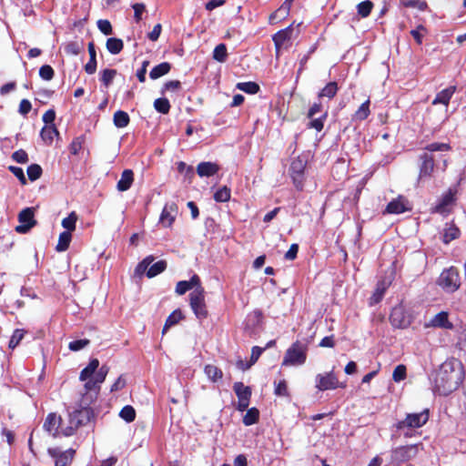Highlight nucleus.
I'll use <instances>...</instances> for the list:
<instances>
[{"mask_svg": "<svg viewBox=\"0 0 466 466\" xmlns=\"http://www.w3.org/2000/svg\"><path fill=\"white\" fill-rule=\"evenodd\" d=\"M259 411L256 408L247 409V412L243 417V423L246 426L255 424L258 420Z\"/></svg>", "mask_w": 466, "mask_h": 466, "instance_id": "obj_39", "label": "nucleus"}, {"mask_svg": "<svg viewBox=\"0 0 466 466\" xmlns=\"http://www.w3.org/2000/svg\"><path fill=\"white\" fill-rule=\"evenodd\" d=\"M455 91H456V86H449L448 88L441 90V92H439L436 95L434 100L432 101V104L433 105L442 104L445 106H448L450 100L452 97Z\"/></svg>", "mask_w": 466, "mask_h": 466, "instance_id": "obj_25", "label": "nucleus"}, {"mask_svg": "<svg viewBox=\"0 0 466 466\" xmlns=\"http://www.w3.org/2000/svg\"><path fill=\"white\" fill-rule=\"evenodd\" d=\"M12 158L17 163L22 164L26 163L28 161L27 153L23 149L15 151L12 155Z\"/></svg>", "mask_w": 466, "mask_h": 466, "instance_id": "obj_60", "label": "nucleus"}, {"mask_svg": "<svg viewBox=\"0 0 466 466\" xmlns=\"http://www.w3.org/2000/svg\"><path fill=\"white\" fill-rule=\"evenodd\" d=\"M233 390L238 399L237 409L239 411L246 410L249 405L251 389L248 386H245L242 382H235Z\"/></svg>", "mask_w": 466, "mask_h": 466, "instance_id": "obj_12", "label": "nucleus"}, {"mask_svg": "<svg viewBox=\"0 0 466 466\" xmlns=\"http://www.w3.org/2000/svg\"><path fill=\"white\" fill-rule=\"evenodd\" d=\"M25 335V330L17 329L14 331L10 340H9V348L15 349L20 341L23 339Z\"/></svg>", "mask_w": 466, "mask_h": 466, "instance_id": "obj_54", "label": "nucleus"}, {"mask_svg": "<svg viewBox=\"0 0 466 466\" xmlns=\"http://www.w3.org/2000/svg\"><path fill=\"white\" fill-rule=\"evenodd\" d=\"M85 381L86 383L84 385V388L86 392L84 394L82 401L84 404L87 405L94 400V398L96 397L100 390V386H98L93 379H88Z\"/></svg>", "mask_w": 466, "mask_h": 466, "instance_id": "obj_22", "label": "nucleus"}, {"mask_svg": "<svg viewBox=\"0 0 466 466\" xmlns=\"http://www.w3.org/2000/svg\"><path fill=\"white\" fill-rule=\"evenodd\" d=\"M406 378V367L402 364L398 365L392 373V379L395 382H400Z\"/></svg>", "mask_w": 466, "mask_h": 466, "instance_id": "obj_55", "label": "nucleus"}, {"mask_svg": "<svg viewBox=\"0 0 466 466\" xmlns=\"http://www.w3.org/2000/svg\"><path fill=\"white\" fill-rule=\"evenodd\" d=\"M177 214V207L176 203H167L163 208V210L160 214L159 223L164 228H169L175 221L176 216Z\"/></svg>", "mask_w": 466, "mask_h": 466, "instance_id": "obj_15", "label": "nucleus"}, {"mask_svg": "<svg viewBox=\"0 0 466 466\" xmlns=\"http://www.w3.org/2000/svg\"><path fill=\"white\" fill-rule=\"evenodd\" d=\"M197 288H202V286L199 277L194 274L189 280L178 281L176 286V292L178 295H184L188 290L196 289Z\"/></svg>", "mask_w": 466, "mask_h": 466, "instance_id": "obj_19", "label": "nucleus"}, {"mask_svg": "<svg viewBox=\"0 0 466 466\" xmlns=\"http://www.w3.org/2000/svg\"><path fill=\"white\" fill-rule=\"evenodd\" d=\"M89 343H90V340L87 339H76V340L71 341L68 345V348L72 351H78V350L84 349L85 347H86L87 345H89Z\"/></svg>", "mask_w": 466, "mask_h": 466, "instance_id": "obj_59", "label": "nucleus"}, {"mask_svg": "<svg viewBox=\"0 0 466 466\" xmlns=\"http://www.w3.org/2000/svg\"><path fill=\"white\" fill-rule=\"evenodd\" d=\"M439 285L447 292L456 291L461 286L459 270L454 267L443 270L439 278Z\"/></svg>", "mask_w": 466, "mask_h": 466, "instance_id": "obj_4", "label": "nucleus"}, {"mask_svg": "<svg viewBox=\"0 0 466 466\" xmlns=\"http://www.w3.org/2000/svg\"><path fill=\"white\" fill-rule=\"evenodd\" d=\"M400 3L406 8L417 9L421 12L428 8V4L423 0H400Z\"/></svg>", "mask_w": 466, "mask_h": 466, "instance_id": "obj_37", "label": "nucleus"}, {"mask_svg": "<svg viewBox=\"0 0 466 466\" xmlns=\"http://www.w3.org/2000/svg\"><path fill=\"white\" fill-rule=\"evenodd\" d=\"M134 181V173L131 169H125L122 174L121 177L117 182L116 188L119 191H127L130 188L132 183Z\"/></svg>", "mask_w": 466, "mask_h": 466, "instance_id": "obj_27", "label": "nucleus"}, {"mask_svg": "<svg viewBox=\"0 0 466 466\" xmlns=\"http://www.w3.org/2000/svg\"><path fill=\"white\" fill-rule=\"evenodd\" d=\"M89 61L85 66V71L88 75H93L96 70V52L94 42H89L88 46Z\"/></svg>", "mask_w": 466, "mask_h": 466, "instance_id": "obj_28", "label": "nucleus"}, {"mask_svg": "<svg viewBox=\"0 0 466 466\" xmlns=\"http://www.w3.org/2000/svg\"><path fill=\"white\" fill-rule=\"evenodd\" d=\"M464 379V369L456 359L446 360L436 371L433 390L440 395H449L456 390Z\"/></svg>", "mask_w": 466, "mask_h": 466, "instance_id": "obj_1", "label": "nucleus"}, {"mask_svg": "<svg viewBox=\"0 0 466 466\" xmlns=\"http://www.w3.org/2000/svg\"><path fill=\"white\" fill-rule=\"evenodd\" d=\"M408 204H409V202L404 197L399 196L397 198L392 199L387 205L385 213L401 214V213L409 210Z\"/></svg>", "mask_w": 466, "mask_h": 466, "instance_id": "obj_18", "label": "nucleus"}, {"mask_svg": "<svg viewBox=\"0 0 466 466\" xmlns=\"http://www.w3.org/2000/svg\"><path fill=\"white\" fill-rule=\"evenodd\" d=\"M307 359L306 348L299 341L293 343L286 351L283 366H300Z\"/></svg>", "mask_w": 466, "mask_h": 466, "instance_id": "obj_2", "label": "nucleus"}, {"mask_svg": "<svg viewBox=\"0 0 466 466\" xmlns=\"http://www.w3.org/2000/svg\"><path fill=\"white\" fill-rule=\"evenodd\" d=\"M421 164L420 167L419 173V183L421 182L425 177H430L434 169V159L428 153H424L420 157Z\"/></svg>", "mask_w": 466, "mask_h": 466, "instance_id": "obj_17", "label": "nucleus"}, {"mask_svg": "<svg viewBox=\"0 0 466 466\" xmlns=\"http://www.w3.org/2000/svg\"><path fill=\"white\" fill-rule=\"evenodd\" d=\"M84 49V44L82 42H69L65 46V52L67 55L77 56Z\"/></svg>", "mask_w": 466, "mask_h": 466, "instance_id": "obj_42", "label": "nucleus"}, {"mask_svg": "<svg viewBox=\"0 0 466 466\" xmlns=\"http://www.w3.org/2000/svg\"><path fill=\"white\" fill-rule=\"evenodd\" d=\"M35 213L32 208H26L18 214L19 225L15 228V230L19 234L27 233L35 224Z\"/></svg>", "mask_w": 466, "mask_h": 466, "instance_id": "obj_10", "label": "nucleus"}, {"mask_svg": "<svg viewBox=\"0 0 466 466\" xmlns=\"http://www.w3.org/2000/svg\"><path fill=\"white\" fill-rule=\"evenodd\" d=\"M459 233H460V231L457 228L450 227V228H446L445 232L443 234V241L445 243L451 242V240H453L459 237Z\"/></svg>", "mask_w": 466, "mask_h": 466, "instance_id": "obj_57", "label": "nucleus"}, {"mask_svg": "<svg viewBox=\"0 0 466 466\" xmlns=\"http://www.w3.org/2000/svg\"><path fill=\"white\" fill-rule=\"evenodd\" d=\"M71 239H72V235L70 232L63 231L62 233H60L59 238H58V242L56 247V251H58V252L66 251L69 248Z\"/></svg>", "mask_w": 466, "mask_h": 466, "instance_id": "obj_33", "label": "nucleus"}, {"mask_svg": "<svg viewBox=\"0 0 466 466\" xmlns=\"http://www.w3.org/2000/svg\"><path fill=\"white\" fill-rule=\"evenodd\" d=\"M373 8V3L370 0L363 1L357 5L358 14L365 18L370 15Z\"/></svg>", "mask_w": 466, "mask_h": 466, "instance_id": "obj_46", "label": "nucleus"}, {"mask_svg": "<svg viewBox=\"0 0 466 466\" xmlns=\"http://www.w3.org/2000/svg\"><path fill=\"white\" fill-rule=\"evenodd\" d=\"M450 149V146L445 143H431L426 147V150L430 152L446 151Z\"/></svg>", "mask_w": 466, "mask_h": 466, "instance_id": "obj_61", "label": "nucleus"}, {"mask_svg": "<svg viewBox=\"0 0 466 466\" xmlns=\"http://www.w3.org/2000/svg\"><path fill=\"white\" fill-rule=\"evenodd\" d=\"M48 453L56 459V466H66L72 461L75 451L69 449L66 451H61L57 448H50L48 449Z\"/></svg>", "mask_w": 466, "mask_h": 466, "instance_id": "obj_16", "label": "nucleus"}, {"mask_svg": "<svg viewBox=\"0 0 466 466\" xmlns=\"http://www.w3.org/2000/svg\"><path fill=\"white\" fill-rule=\"evenodd\" d=\"M328 112L324 111L322 112V115L319 117L317 118H311V121L309 123V127L310 128H314L317 131H321L324 127V121L327 118Z\"/></svg>", "mask_w": 466, "mask_h": 466, "instance_id": "obj_49", "label": "nucleus"}, {"mask_svg": "<svg viewBox=\"0 0 466 466\" xmlns=\"http://www.w3.org/2000/svg\"><path fill=\"white\" fill-rule=\"evenodd\" d=\"M130 118L127 112L118 110L114 114L113 122L118 128L126 127L129 124Z\"/></svg>", "mask_w": 466, "mask_h": 466, "instance_id": "obj_34", "label": "nucleus"}, {"mask_svg": "<svg viewBox=\"0 0 466 466\" xmlns=\"http://www.w3.org/2000/svg\"><path fill=\"white\" fill-rule=\"evenodd\" d=\"M108 371L109 368L106 365H103L102 367L96 370L92 379L96 382L98 386H100V384L105 381Z\"/></svg>", "mask_w": 466, "mask_h": 466, "instance_id": "obj_51", "label": "nucleus"}, {"mask_svg": "<svg viewBox=\"0 0 466 466\" xmlns=\"http://www.w3.org/2000/svg\"><path fill=\"white\" fill-rule=\"evenodd\" d=\"M167 268V263L166 261L164 260H159L157 262H156L155 264H153L149 268L148 270L147 271V276L148 278H154L156 277L157 275L160 274L161 272H163Z\"/></svg>", "mask_w": 466, "mask_h": 466, "instance_id": "obj_41", "label": "nucleus"}, {"mask_svg": "<svg viewBox=\"0 0 466 466\" xmlns=\"http://www.w3.org/2000/svg\"><path fill=\"white\" fill-rule=\"evenodd\" d=\"M123 41L119 38L111 37L106 41V49L112 55L119 54L123 49Z\"/></svg>", "mask_w": 466, "mask_h": 466, "instance_id": "obj_35", "label": "nucleus"}, {"mask_svg": "<svg viewBox=\"0 0 466 466\" xmlns=\"http://www.w3.org/2000/svg\"><path fill=\"white\" fill-rule=\"evenodd\" d=\"M155 109L162 114H167L170 109V104L167 98H157L154 102Z\"/></svg>", "mask_w": 466, "mask_h": 466, "instance_id": "obj_48", "label": "nucleus"}, {"mask_svg": "<svg viewBox=\"0 0 466 466\" xmlns=\"http://www.w3.org/2000/svg\"><path fill=\"white\" fill-rule=\"evenodd\" d=\"M219 167L217 164L212 162H201L197 167V173L199 177H211L214 176Z\"/></svg>", "mask_w": 466, "mask_h": 466, "instance_id": "obj_26", "label": "nucleus"}, {"mask_svg": "<svg viewBox=\"0 0 466 466\" xmlns=\"http://www.w3.org/2000/svg\"><path fill=\"white\" fill-rule=\"evenodd\" d=\"M98 367L99 360L97 359L91 360L88 365L80 372L79 380L81 381H85L88 379H92Z\"/></svg>", "mask_w": 466, "mask_h": 466, "instance_id": "obj_29", "label": "nucleus"}, {"mask_svg": "<svg viewBox=\"0 0 466 466\" xmlns=\"http://www.w3.org/2000/svg\"><path fill=\"white\" fill-rule=\"evenodd\" d=\"M344 383H339L333 370L324 374H318L316 376V388L319 390L324 391L328 390H335L337 388H344Z\"/></svg>", "mask_w": 466, "mask_h": 466, "instance_id": "obj_8", "label": "nucleus"}, {"mask_svg": "<svg viewBox=\"0 0 466 466\" xmlns=\"http://www.w3.org/2000/svg\"><path fill=\"white\" fill-rule=\"evenodd\" d=\"M76 220H77V216L76 214V212H71L68 217L65 218L63 220H62V226L63 228H65L66 230V231H68V232H72L76 229Z\"/></svg>", "mask_w": 466, "mask_h": 466, "instance_id": "obj_43", "label": "nucleus"}, {"mask_svg": "<svg viewBox=\"0 0 466 466\" xmlns=\"http://www.w3.org/2000/svg\"><path fill=\"white\" fill-rule=\"evenodd\" d=\"M338 92V85L336 82L328 83L319 93V98L327 97L329 99L333 98Z\"/></svg>", "mask_w": 466, "mask_h": 466, "instance_id": "obj_36", "label": "nucleus"}, {"mask_svg": "<svg viewBox=\"0 0 466 466\" xmlns=\"http://www.w3.org/2000/svg\"><path fill=\"white\" fill-rule=\"evenodd\" d=\"M230 198V189L227 187H223L218 189L214 194V199L217 202H227Z\"/></svg>", "mask_w": 466, "mask_h": 466, "instance_id": "obj_50", "label": "nucleus"}, {"mask_svg": "<svg viewBox=\"0 0 466 466\" xmlns=\"http://www.w3.org/2000/svg\"><path fill=\"white\" fill-rule=\"evenodd\" d=\"M291 5L292 2L290 0H285L284 3L280 5V7L270 15L269 23L276 24L285 19L289 14Z\"/></svg>", "mask_w": 466, "mask_h": 466, "instance_id": "obj_24", "label": "nucleus"}, {"mask_svg": "<svg viewBox=\"0 0 466 466\" xmlns=\"http://www.w3.org/2000/svg\"><path fill=\"white\" fill-rule=\"evenodd\" d=\"M9 170L18 178V180L23 184H26V178L24 174V170L21 167L10 166Z\"/></svg>", "mask_w": 466, "mask_h": 466, "instance_id": "obj_62", "label": "nucleus"}, {"mask_svg": "<svg viewBox=\"0 0 466 466\" xmlns=\"http://www.w3.org/2000/svg\"><path fill=\"white\" fill-rule=\"evenodd\" d=\"M228 51L225 44L218 45L213 51V58L218 62L223 63L227 60Z\"/></svg>", "mask_w": 466, "mask_h": 466, "instance_id": "obj_40", "label": "nucleus"}, {"mask_svg": "<svg viewBox=\"0 0 466 466\" xmlns=\"http://www.w3.org/2000/svg\"><path fill=\"white\" fill-rule=\"evenodd\" d=\"M171 66L167 62H163L152 68L149 76L152 79H157L170 71Z\"/></svg>", "mask_w": 466, "mask_h": 466, "instance_id": "obj_32", "label": "nucleus"}, {"mask_svg": "<svg viewBox=\"0 0 466 466\" xmlns=\"http://www.w3.org/2000/svg\"><path fill=\"white\" fill-rule=\"evenodd\" d=\"M190 307L194 311L196 317L199 319H205L208 316L206 309L204 289L197 288L190 295Z\"/></svg>", "mask_w": 466, "mask_h": 466, "instance_id": "obj_7", "label": "nucleus"}, {"mask_svg": "<svg viewBox=\"0 0 466 466\" xmlns=\"http://www.w3.org/2000/svg\"><path fill=\"white\" fill-rule=\"evenodd\" d=\"M116 75V71L115 69H105L101 73V82L107 87L112 83Z\"/></svg>", "mask_w": 466, "mask_h": 466, "instance_id": "obj_53", "label": "nucleus"}, {"mask_svg": "<svg viewBox=\"0 0 466 466\" xmlns=\"http://www.w3.org/2000/svg\"><path fill=\"white\" fill-rule=\"evenodd\" d=\"M42 175V168L37 164H32L27 167V176L31 181L38 179Z\"/></svg>", "mask_w": 466, "mask_h": 466, "instance_id": "obj_52", "label": "nucleus"}, {"mask_svg": "<svg viewBox=\"0 0 466 466\" xmlns=\"http://www.w3.org/2000/svg\"><path fill=\"white\" fill-rule=\"evenodd\" d=\"M119 416L125 421L132 422L136 419V410L132 406L127 405L122 408L119 412Z\"/></svg>", "mask_w": 466, "mask_h": 466, "instance_id": "obj_45", "label": "nucleus"}, {"mask_svg": "<svg viewBox=\"0 0 466 466\" xmlns=\"http://www.w3.org/2000/svg\"><path fill=\"white\" fill-rule=\"evenodd\" d=\"M153 256H147L145 258L136 268L135 271L137 275H142L149 267V265L153 262Z\"/></svg>", "mask_w": 466, "mask_h": 466, "instance_id": "obj_56", "label": "nucleus"}, {"mask_svg": "<svg viewBox=\"0 0 466 466\" xmlns=\"http://www.w3.org/2000/svg\"><path fill=\"white\" fill-rule=\"evenodd\" d=\"M54 69L48 65H44L39 69V76L44 80H51L54 77Z\"/></svg>", "mask_w": 466, "mask_h": 466, "instance_id": "obj_58", "label": "nucleus"}, {"mask_svg": "<svg viewBox=\"0 0 466 466\" xmlns=\"http://www.w3.org/2000/svg\"><path fill=\"white\" fill-rule=\"evenodd\" d=\"M82 148V139L81 137L75 138L70 146H69V151L72 155H77L79 151Z\"/></svg>", "mask_w": 466, "mask_h": 466, "instance_id": "obj_64", "label": "nucleus"}, {"mask_svg": "<svg viewBox=\"0 0 466 466\" xmlns=\"http://www.w3.org/2000/svg\"><path fill=\"white\" fill-rule=\"evenodd\" d=\"M370 113V100L368 99L362 103L355 112L354 118L358 120H364L369 116Z\"/></svg>", "mask_w": 466, "mask_h": 466, "instance_id": "obj_44", "label": "nucleus"}, {"mask_svg": "<svg viewBox=\"0 0 466 466\" xmlns=\"http://www.w3.org/2000/svg\"><path fill=\"white\" fill-rule=\"evenodd\" d=\"M430 327L433 328H441V329H451L453 328V325L449 320V314L446 311H441L438 314H436L430 321L429 325Z\"/></svg>", "mask_w": 466, "mask_h": 466, "instance_id": "obj_23", "label": "nucleus"}, {"mask_svg": "<svg viewBox=\"0 0 466 466\" xmlns=\"http://www.w3.org/2000/svg\"><path fill=\"white\" fill-rule=\"evenodd\" d=\"M391 284V277L385 278L378 282L375 291L373 292L372 296L370 299V304L374 305L379 303L386 291V289L390 287Z\"/></svg>", "mask_w": 466, "mask_h": 466, "instance_id": "obj_20", "label": "nucleus"}, {"mask_svg": "<svg viewBox=\"0 0 466 466\" xmlns=\"http://www.w3.org/2000/svg\"><path fill=\"white\" fill-rule=\"evenodd\" d=\"M65 428L60 416L56 413H49L44 422V429L52 434L53 437L62 435L61 430Z\"/></svg>", "mask_w": 466, "mask_h": 466, "instance_id": "obj_13", "label": "nucleus"}, {"mask_svg": "<svg viewBox=\"0 0 466 466\" xmlns=\"http://www.w3.org/2000/svg\"><path fill=\"white\" fill-rule=\"evenodd\" d=\"M429 420V410H424L419 413H409L402 420L398 421L396 428L402 431L405 428H420L422 427Z\"/></svg>", "mask_w": 466, "mask_h": 466, "instance_id": "obj_5", "label": "nucleus"}, {"mask_svg": "<svg viewBox=\"0 0 466 466\" xmlns=\"http://www.w3.org/2000/svg\"><path fill=\"white\" fill-rule=\"evenodd\" d=\"M58 135L59 133L55 125H46L40 133L42 139L47 144H51L54 137Z\"/></svg>", "mask_w": 466, "mask_h": 466, "instance_id": "obj_30", "label": "nucleus"}, {"mask_svg": "<svg viewBox=\"0 0 466 466\" xmlns=\"http://www.w3.org/2000/svg\"><path fill=\"white\" fill-rule=\"evenodd\" d=\"M97 27L103 34L106 35L112 34V26L108 20H98Z\"/></svg>", "mask_w": 466, "mask_h": 466, "instance_id": "obj_63", "label": "nucleus"}, {"mask_svg": "<svg viewBox=\"0 0 466 466\" xmlns=\"http://www.w3.org/2000/svg\"><path fill=\"white\" fill-rule=\"evenodd\" d=\"M182 318L183 315L180 310H174L166 319L162 332L165 333L170 327L177 324Z\"/></svg>", "mask_w": 466, "mask_h": 466, "instance_id": "obj_38", "label": "nucleus"}, {"mask_svg": "<svg viewBox=\"0 0 466 466\" xmlns=\"http://www.w3.org/2000/svg\"><path fill=\"white\" fill-rule=\"evenodd\" d=\"M420 446V444H414L395 448L391 451V461L396 464H400L410 461L417 456Z\"/></svg>", "mask_w": 466, "mask_h": 466, "instance_id": "obj_6", "label": "nucleus"}, {"mask_svg": "<svg viewBox=\"0 0 466 466\" xmlns=\"http://www.w3.org/2000/svg\"><path fill=\"white\" fill-rule=\"evenodd\" d=\"M90 411L88 409L76 410L69 414V425L62 428L61 432L64 436H71L76 429L89 420Z\"/></svg>", "mask_w": 466, "mask_h": 466, "instance_id": "obj_3", "label": "nucleus"}, {"mask_svg": "<svg viewBox=\"0 0 466 466\" xmlns=\"http://www.w3.org/2000/svg\"><path fill=\"white\" fill-rule=\"evenodd\" d=\"M306 167V161L301 157L294 158L290 164L289 172L292 177L294 186L297 189L303 188L304 170Z\"/></svg>", "mask_w": 466, "mask_h": 466, "instance_id": "obj_9", "label": "nucleus"}, {"mask_svg": "<svg viewBox=\"0 0 466 466\" xmlns=\"http://www.w3.org/2000/svg\"><path fill=\"white\" fill-rule=\"evenodd\" d=\"M237 87L248 94H256L259 90V86L258 84L254 82H242L237 85Z\"/></svg>", "mask_w": 466, "mask_h": 466, "instance_id": "obj_47", "label": "nucleus"}, {"mask_svg": "<svg viewBox=\"0 0 466 466\" xmlns=\"http://www.w3.org/2000/svg\"><path fill=\"white\" fill-rule=\"evenodd\" d=\"M455 191L449 189L439 200V203L434 207L433 212L444 214L449 211V207L454 201Z\"/></svg>", "mask_w": 466, "mask_h": 466, "instance_id": "obj_21", "label": "nucleus"}, {"mask_svg": "<svg viewBox=\"0 0 466 466\" xmlns=\"http://www.w3.org/2000/svg\"><path fill=\"white\" fill-rule=\"evenodd\" d=\"M390 320L391 325L398 329H405L410 323L409 316L406 315L405 310L401 306L392 309Z\"/></svg>", "mask_w": 466, "mask_h": 466, "instance_id": "obj_14", "label": "nucleus"}, {"mask_svg": "<svg viewBox=\"0 0 466 466\" xmlns=\"http://www.w3.org/2000/svg\"><path fill=\"white\" fill-rule=\"evenodd\" d=\"M204 372L212 382H217L223 377L222 370L217 366L211 364L205 366Z\"/></svg>", "mask_w": 466, "mask_h": 466, "instance_id": "obj_31", "label": "nucleus"}, {"mask_svg": "<svg viewBox=\"0 0 466 466\" xmlns=\"http://www.w3.org/2000/svg\"><path fill=\"white\" fill-rule=\"evenodd\" d=\"M293 28L289 25L282 30H279L273 35V42L276 49V56L279 57L280 51L289 47Z\"/></svg>", "mask_w": 466, "mask_h": 466, "instance_id": "obj_11", "label": "nucleus"}]
</instances>
